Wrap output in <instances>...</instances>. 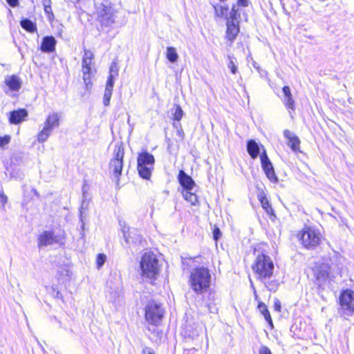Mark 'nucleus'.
<instances>
[{"label": "nucleus", "instance_id": "40", "mask_svg": "<svg viewBox=\"0 0 354 354\" xmlns=\"http://www.w3.org/2000/svg\"><path fill=\"white\" fill-rule=\"evenodd\" d=\"M273 308H274V310H276L277 312H281V301L278 299H275V300L274 301Z\"/></svg>", "mask_w": 354, "mask_h": 354}, {"label": "nucleus", "instance_id": "16", "mask_svg": "<svg viewBox=\"0 0 354 354\" xmlns=\"http://www.w3.org/2000/svg\"><path fill=\"white\" fill-rule=\"evenodd\" d=\"M57 236H54L53 232L50 231H44L42 234H41L39 236V247H46L50 245H52L54 243H57Z\"/></svg>", "mask_w": 354, "mask_h": 354}, {"label": "nucleus", "instance_id": "46", "mask_svg": "<svg viewBox=\"0 0 354 354\" xmlns=\"http://www.w3.org/2000/svg\"><path fill=\"white\" fill-rule=\"evenodd\" d=\"M51 10V7L50 6L44 5V10L46 12H49Z\"/></svg>", "mask_w": 354, "mask_h": 354}, {"label": "nucleus", "instance_id": "7", "mask_svg": "<svg viewBox=\"0 0 354 354\" xmlns=\"http://www.w3.org/2000/svg\"><path fill=\"white\" fill-rule=\"evenodd\" d=\"M154 163L155 159L152 154L147 151L139 153L137 159V169L139 175L145 179H149Z\"/></svg>", "mask_w": 354, "mask_h": 354}, {"label": "nucleus", "instance_id": "41", "mask_svg": "<svg viewBox=\"0 0 354 354\" xmlns=\"http://www.w3.org/2000/svg\"><path fill=\"white\" fill-rule=\"evenodd\" d=\"M259 354H272V353L268 347L262 346L259 349Z\"/></svg>", "mask_w": 354, "mask_h": 354}, {"label": "nucleus", "instance_id": "22", "mask_svg": "<svg viewBox=\"0 0 354 354\" xmlns=\"http://www.w3.org/2000/svg\"><path fill=\"white\" fill-rule=\"evenodd\" d=\"M210 279L209 270L207 268H201V292L209 288Z\"/></svg>", "mask_w": 354, "mask_h": 354}, {"label": "nucleus", "instance_id": "6", "mask_svg": "<svg viewBox=\"0 0 354 354\" xmlns=\"http://www.w3.org/2000/svg\"><path fill=\"white\" fill-rule=\"evenodd\" d=\"M178 179L183 187L182 194L184 198L192 205L198 203V196L193 192L195 183L192 178L186 174L183 170H180L178 173Z\"/></svg>", "mask_w": 354, "mask_h": 354}, {"label": "nucleus", "instance_id": "39", "mask_svg": "<svg viewBox=\"0 0 354 354\" xmlns=\"http://www.w3.org/2000/svg\"><path fill=\"white\" fill-rule=\"evenodd\" d=\"M10 141V137L9 136H5L3 137L0 136V147H3L8 145Z\"/></svg>", "mask_w": 354, "mask_h": 354}, {"label": "nucleus", "instance_id": "44", "mask_svg": "<svg viewBox=\"0 0 354 354\" xmlns=\"http://www.w3.org/2000/svg\"><path fill=\"white\" fill-rule=\"evenodd\" d=\"M237 4L242 7H246L248 5V0H237Z\"/></svg>", "mask_w": 354, "mask_h": 354}, {"label": "nucleus", "instance_id": "32", "mask_svg": "<svg viewBox=\"0 0 354 354\" xmlns=\"http://www.w3.org/2000/svg\"><path fill=\"white\" fill-rule=\"evenodd\" d=\"M51 131L44 127L42 130L37 135V140L39 142H44L47 140L51 133Z\"/></svg>", "mask_w": 354, "mask_h": 354}, {"label": "nucleus", "instance_id": "19", "mask_svg": "<svg viewBox=\"0 0 354 354\" xmlns=\"http://www.w3.org/2000/svg\"><path fill=\"white\" fill-rule=\"evenodd\" d=\"M28 116V111L24 109H20L10 113V122L12 124H19L24 121Z\"/></svg>", "mask_w": 354, "mask_h": 354}, {"label": "nucleus", "instance_id": "28", "mask_svg": "<svg viewBox=\"0 0 354 354\" xmlns=\"http://www.w3.org/2000/svg\"><path fill=\"white\" fill-rule=\"evenodd\" d=\"M94 59V54L90 50L84 49V53L82 60V66H91L93 60Z\"/></svg>", "mask_w": 354, "mask_h": 354}, {"label": "nucleus", "instance_id": "8", "mask_svg": "<svg viewBox=\"0 0 354 354\" xmlns=\"http://www.w3.org/2000/svg\"><path fill=\"white\" fill-rule=\"evenodd\" d=\"M164 313L162 305L153 300L145 307V319L148 323L157 325L162 320Z\"/></svg>", "mask_w": 354, "mask_h": 354}, {"label": "nucleus", "instance_id": "20", "mask_svg": "<svg viewBox=\"0 0 354 354\" xmlns=\"http://www.w3.org/2000/svg\"><path fill=\"white\" fill-rule=\"evenodd\" d=\"M56 40L53 36H46L43 38L41 50L45 53H52L55 50Z\"/></svg>", "mask_w": 354, "mask_h": 354}, {"label": "nucleus", "instance_id": "2", "mask_svg": "<svg viewBox=\"0 0 354 354\" xmlns=\"http://www.w3.org/2000/svg\"><path fill=\"white\" fill-rule=\"evenodd\" d=\"M295 237L301 248L308 251L317 250L326 239L324 233L319 228L306 225L296 232Z\"/></svg>", "mask_w": 354, "mask_h": 354}, {"label": "nucleus", "instance_id": "18", "mask_svg": "<svg viewBox=\"0 0 354 354\" xmlns=\"http://www.w3.org/2000/svg\"><path fill=\"white\" fill-rule=\"evenodd\" d=\"M282 91L285 96L284 105L287 109L290 110L291 111H295V102L292 95L290 88L288 86H284L282 88Z\"/></svg>", "mask_w": 354, "mask_h": 354}, {"label": "nucleus", "instance_id": "34", "mask_svg": "<svg viewBox=\"0 0 354 354\" xmlns=\"http://www.w3.org/2000/svg\"><path fill=\"white\" fill-rule=\"evenodd\" d=\"M174 119L176 121H180L183 115V111L179 105L176 104L174 106Z\"/></svg>", "mask_w": 354, "mask_h": 354}, {"label": "nucleus", "instance_id": "30", "mask_svg": "<svg viewBox=\"0 0 354 354\" xmlns=\"http://www.w3.org/2000/svg\"><path fill=\"white\" fill-rule=\"evenodd\" d=\"M215 15L218 17H226L229 8L227 6H215L214 7Z\"/></svg>", "mask_w": 354, "mask_h": 354}, {"label": "nucleus", "instance_id": "45", "mask_svg": "<svg viewBox=\"0 0 354 354\" xmlns=\"http://www.w3.org/2000/svg\"><path fill=\"white\" fill-rule=\"evenodd\" d=\"M196 353H197V350H196L194 348H192V349L187 350L184 354H196Z\"/></svg>", "mask_w": 354, "mask_h": 354}, {"label": "nucleus", "instance_id": "1", "mask_svg": "<svg viewBox=\"0 0 354 354\" xmlns=\"http://www.w3.org/2000/svg\"><path fill=\"white\" fill-rule=\"evenodd\" d=\"M268 244L259 243L252 246V251L256 257L251 265L252 271L257 281L263 283L270 290L277 288V284L270 281L274 275V265L268 254Z\"/></svg>", "mask_w": 354, "mask_h": 354}, {"label": "nucleus", "instance_id": "43", "mask_svg": "<svg viewBox=\"0 0 354 354\" xmlns=\"http://www.w3.org/2000/svg\"><path fill=\"white\" fill-rule=\"evenodd\" d=\"M10 6L15 8L19 4L18 0H6Z\"/></svg>", "mask_w": 354, "mask_h": 354}, {"label": "nucleus", "instance_id": "35", "mask_svg": "<svg viewBox=\"0 0 354 354\" xmlns=\"http://www.w3.org/2000/svg\"><path fill=\"white\" fill-rule=\"evenodd\" d=\"M106 260V256L104 254H98L96 258L97 268L100 269Z\"/></svg>", "mask_w": 354, "mask_h": 354}, {"label": "nucleus", "instance_id": "25", "mask_svg": "<svg viewBox=\"0 0 354 354\" xmlns=\"http://www.w3.org/2000/svg\"><path fill=\"white\" fill-rule=\"evenodd\" d=\"M189 282L193 290L198 294L199 290V269L197 267H195L191 272Z\"/></svg>", "mask_w": 354, "mask_h": 354}, {"label": "nucleus", "instance_id": "38", "mask_svg": "<svg viewBox=\"0 0 354 354\" xmlns=\"http://www.w3.org/2000/svg\"><path fill=\"white\" fill-rule=\"evenodd\" d=\"M227 67L230 70L231 73L232 74H236L237 73V66H236L234 62L232 59H230L227 64Z\"/></svg>", "mask_w": 354, "mask_h": 354}, {"label": "nucleus", "instance_id": "4", "mask_svg": "<svg viewBox=\"0 0 354 354\" xmlns=\"http://www.w3.org/2000/svg\"><path fill=\"white\" fill-rule=\"evenodd\" d=\"M312 281L318 291L324 290V284L329 282L333 276L332 266L328 261H315L310 268Z\"/></svg>", "mask_w": 354, "mask_h": 354}, {"label": "nucleus", "instance_id": "26", "mask_svg": "<svg viewBox=\"0 0 354 354\" xmlns=\"http://www.w3.org/2000/svg\"><path fill=\"white\" fill-rule=\"evenodd\" d=\"M114 84L111 83V80L107 81L104 97H103V103L104 106H109L110 103V100L112 95V91L113 88Z\"/></svg>", "mask_w": 354, "mask_h": 354}, {"label": "nucleus", "instance_id": "27", "mask_svg": "<svg viewBox=\"0 0 354 354\" xmlns=\"http://www.w3.org/2000/svg\"><path fill=\"white\" fill-rule=\"evenodd\" d=\"M83 80L87 89L91 86V75L92 73L91 66H82Z\"/></svg>", "mask_w": 354, "mask_h": 354}, {"label": "nucleus", "instance_id": "24", "mask_svg": "<svg viewBox=\"0 0 354 354\" xmlns=\"http://www.w3.org/2000/svg\"><path fill=\"white\" fill-rule=\"evenodd\" d=\"M257 308L261 315L264 317L266 321L270 326V328L273 329L274 324L267 306L263 301H259Z\"/></svg>", "mask_w": 354, "mask_h": 354}, {"label": "nucleus", "instance_id": "13", "mask_svg": "<svg viewBox=\"0 0 354 354\" xmlns=\"http://www.w3.org/2000/svg\"><path fill=\"white\" fill-rule=\"evenodd\" d=\"M313 328L310 324L306 321H299L295 323L292 326L293 335L299 339H304L307 335L310 334Z\"/></svg>", "mask_w": 354, "mask_h": 354}, {"label": "nucleus", "instance_id": "47", "mask_svg": "<svg viewBox=\"0 0 354 354\" xmlns=\"http://www.w3.org/2000/svg\"><path fill=\"white\" fill-rule=\"evenodd\" d=\"M84 205V203L83 202L82 204V206H81V210H80V218L82 220V217H83V212H82V209H83V206Z\"/></svg>", "mask_w": 354, "mask_h": 354}, {"label": "nucleus", "instance_id": "31", "mask_svg": "<svg viewBox=\"0 0 354 354\" xmlns=\"http://www.w3.org/2000/svg\"><path fill=\"white\" fill-rule=\"evenodd\" d=\"M118 75V65L115 62H112L110 69H109V75L108 77L107 81L111 82V83L114 84V79Z\"/></svg>", "mask_w": 354, "mask_h": 354}, {"label": "nucleus", "instance_id": "49", "mask_svg": "<svg viewBox=\"0 0 354 354\" xmlns=\"http://www.w3.org/2000/svg\"><path fill=\"white\" fill-rule=\"evenodd\" d=\"M57 297L58 298H62V294H61L59 292H57Z\"/></svg>", "mask_w": 354, "mask_h": 354}, {"label": "nucleus", "instance_id": "42", "mask_svg": "<svg viewBox=\"0 0 354 354\" xmlns=\"http://www.w3.org/2000/svg\"><path fill=\"white\" fill-rule=\"evenodd\" d=\"M142 354H156L153 348L149 346H145L142 348Z\"/></svg>", "mask_w": 354, "mask_h": 354}, {"label": "nucleus", "instance_id": "29", "mask_svg": "<svg viewBox=\"0 0 354 354\" xmlns=\"http://www.w3.org/2000/svg\"><path fill=\"white\" fill-rule=\"evenodd\" d=\"M20 24L24 29L30 32H33L37 30L35 24L28 19L21 20Z\"/></svg>", "mask_w": 354, "mask_h": 354}, {"label": "nucleus", "instance_id": "37", "mask_svg": "<svg viewBox=\"0 0 354 354\" xmlns=\"http://www.w3.org/2000/svg\"><path fill=\"white\" fill-rule=\"evenodd\" d=\"M221 232L220 230V229L215 226L214 227V230H213V238H214V240L216 242L218 241V240L221 237Z\"/></svg>", "mask_w": 354, "mask_h": 354}, {"label": "nucleus", "instance_id": "3", "mask_svg": "<svg viewBox=\"0 0 354 354\" xmlns=\"http://www.w3.org/2000/svg\"><path fill=\"white\" fill-rule=\"evenodd\" d=\"M261 147L263 149L260 153V147L254 140L250 139L247 141V151L251 158L256 159L259 156L261 167L266 177L271 183H277L279 179L275 174L273 165L270 160L263 146H261Z\"/></svg>", "mask_w": 354, "mask_h": 354}, {"label": "nucleus", "instance_id": "21", "mask_svg": "<svg viewBox=\"0 0 354 354\" xmlns=\"http://www.w3.org/2000/svg\"><path fill=\"white\" fill-rule=\"evenodd\" d=\"M5 83L11 91H18L22 85L21 79L15 75L6 77Z\"/></svg>", "mask_w": 354, "mask_h": 354}, {"label": "nucleus", "instance_id": "15", "mask_svg": "<svg viewBox=\"0 0 354 354\" xmlns=\"http://www.w3.org/2000/svg\"><path fill=\"white\" fill-rule=\"evenodd\" d=\"M122 232L127 243L132 245L141 242V236L136 229L127 227V229L124 228Z\"/></svg>", "mask_w": 354, "mask_h": 354}, {"label": "nucleus", "instance_id": "50", "mask_svg": "<svg viewBox=\"0 0 354 354\" xmlns=\"http://www.w3.org/2000/svg\"><path fill=\"white\" fill-rule=\"evenodd\" d=\"M127 122H128V124H129V122H130V118L129 117Z\"/></svg>", "mask_w": 354, "mask_h": 354}, {"label": "nucleus", "instance_id": "5", "mask_svg": "<svg viewBox=\"0 0 354 354\" xmlns=\"http://www.w3.org/2000/svg\"><path fill=\"white\" fill-rule=\"evenodd\" d=\"M140 266L142 275L149 279H156L160 269L156 255L151 252L144 253Z\"/></svg>", "mask_w": 354, "mask_h": 354}, {"label": "nucleus", "instance_id": "10", "mask_svg": "<svg viewBox=\"0 0 354 354\" xmlns=\"http://www.w3.org/2000/svg\"><path fill=\"white\" fill-rule=\"evenodd\" d=\"M237 10L235 6L232 7V13L230 15L231 20H227L226 23L225 39L231 46L236 39L240 32V26L239 21H234L237 19Z\"/></svg>", "mask_w": 354, "mask_h": 354}, {"label": "nucleus", "instance_id": "23", "mask_svg": "<svg viewBox=\"0 0 354 354\" xmlns=\"http://www.w3.org/2000/svg\"><path fill=\"white\" fill-rule=\"evenodd\" d=\"M59 126V115L57 113H53L48 115L44 127L53 131V130Z\"/></svg>", "mask_w": 354, "mask_h": 354}, {"label": "nucleus", "instance_id": "11", "mask_svg": "<svg viewBox=\"0 0 354 354\" xmlns=\"http://www.w3.org/2000/svg\"><path fill=\"white\" fill-rule=\"evenodd\" d=\"M338 304L342 310L350 313H354V291L346 288L342 290L339 295Z\"/></svg>", "mask_w": 354, "mask_h": 354}, {"label": "nucleus", "instance_id": "48", "mask_svg": "<svg viewBox=\"0 0 354 354\" xmlns=\"http://www.w3.org/2000/svg\"><path fill=\"white\" fill-rule=\"evenodd\" d=\"M194 263V261L192 259H189V261L187 262V264L191 266L192 263Z\"/></svg>", "mask_w": 354, "mask_h": 354}, {"label": "nucleus", "instance_id": "14", "mask_svg": "<svg viewBox=\"0 0 354 354\" xmlns=\"http://www.w3.org/2000/svg\"><path fill=\"white\" fill-rule=\"evenodd\" d=\"M98 19L102 26H111L115 21V12L113 10L107 8L102 10L98 17Z\"/></svg>", "mask_w": 354, "mask_h": 354}, {"label": "nucleus", "instance_id": "12", "mask_svg": "<svg viewBox=\"0 0 354 354\" xmlns=\"http://www.w3.org/2000/svg\"><path fill=\"white\" fill-rule=\"evenodd\" d=\"M257 199L261 203V207L269 216L270 219L274 221L277 219V215L272 203L269 200L266 192L261 189L257 194Z\"/></svg>", "mask_w": 354, "mask_h": 354}, {"label": "nucleus", "instance_id": "33", "mask_svg": "<svg viewBox=\"0 0 354 354\" xmlns=\"http://www.w3.org/2000/svg\"><path fill=\"white\" fill-rule=\"evenodd\" d=\"M167 58L171 62H176L178 58V55L174 47H168L167 49Z\"/></svg>", "mask_w": 354, "mask_h": 354}, {"label": "nucleus", "instance_id": "9", "mask_svg": "<svg viewBox=\"0 0 354 354\" xmlns=\"http://www.w3.org/2000/svg\"><path fill=\"white\" fill-rule=\"evenodd\" d=\"M124 153V149L122 147H118L115 150L114 158L109 162V172L117 184H118L119 177L122 174Z\"/></svg>", "mask_w": 354, "mask_h": 354}, {"label": "nucleus", "instance_id": "17", "mask_svg": "<svg viewBox=\"0 0 354 354\" xmlns=\"http://www.w3.org/2000/svg\"><path fill=\"white\" fill-rule=\"evenodd\" d=\"M285 138L288 140V145L293 151H299L300 140L296 135H294L289 130H285L283 132Z\"/></svg>", "mask_w": 354, "mask_h": 354}, {"label": "nucleus", "instance_id": "36", "mask_svg": "<svg viewBox=\"0 0 354 354\" xmlns=\"http://www.w3.org/2000/svg\"><path fill=\"white\" fill-rule=\"evenodd\" d=\"M8 197L3 192H0V207L3 209H5V205L7 203Z\"/></svg>", "mask_w": 354, "mask_h": 354}]
</instances>
